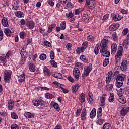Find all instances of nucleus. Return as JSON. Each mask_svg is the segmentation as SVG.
I'll use <instances>...</instances> for the list:
<instances>
[{
  "label": "nucleus",
  "instance_id": "f257e3e1",
  "mask_svg": "<svg viewBox=\"0 0 129 129\" xmlns=\"http://www.w3.org/2000/svg\"><path fill=\"white\" fill-rule=\"evenodd\" d=\"M110 40V37L109 36L105 37L101 41L100 48V52L103 57H109L110 52L107 50V44H108Z\"/></svg>",
  "mask_w": 129,
  "mask_h": 129
},
{
  "label": "nucleus",
  "instance_id": "f03ea898",
  "mask_svg": "<svg viewBox=\"0 0 129 129\" xmlns=\"http://www.w3.org/2000/svg\"><path fill=\"white\" fill-rule=\"evenodd\" d=\"M97 115L98 118L96 121V124L99 125H102L104 122V119H101V117L102 116V108L101 107L98 109Z\"/></svg>",
  "mask_w": 129,
  "mask_h": 129
},
{
  "label": "nucleus",
  "instance_id": "7ed1b4c3",
  "mask_svg": "<svg viewBox=\"0 0 129 129\" xmlns=\"http://www.w3.org/2000/svg\"><path fill=\"white\" fill-rule=\"evenodd\" d=\"M124 78H125V75L122 74L119 75L117 77L116 79V86L118 88H120L123 84V82L124 81Z\"/></svg>",
  "mask_w": 129,
  "mask_h": 129
},
{
  "label": "nucleus",
  "instance_id": "20e7f679",
  "mask_svg": "<svg viewBox=\"0 0 129 129\" xmlns=\"http://www.w3.org/2000/svg\"><path fill=\"white\" fill-rule=\"evenodd\" d=\"M123 53V47L119 46L118 49V51L115 55V60L117 63H118L121 60V57H122V54Z\"/></svg>",
  "mask_w": 129,
  "mask_h": 129
},
{
  "label": "nucleus",
  "instance_id": "39448f33",
  "mask_svg": "<svg viewBox=\"0 0 129 129\" xmlns=\"http://www.w3.org/2000/svg\"><path fill=\"white\" fill-rule=\"evenodd\" d=\"M32 103L34 106H39V105L42 106V105H45L46 104V102L43 101V100H39L38 101L35 100L33 101Z\"/></svg>",
  "mask_w": 129,
  "mask_h": 129
},
{
  "label": "nucleus",
  "instance_id": "423d86ee",
  "mask_svg": "<svg viewBox=\"0 0 129 129\" xmlns=\"http://www.w3.org/2000/svg\"><path fill=\"white\" fill-rule=\"evenodd\" d=\"M73 74L75 78H76V79H79V76H80V71L79 70V69L78 68H75L73 70Z\"/></svg>",
  "mask_w": 129,
  "mask_h": 129
},
{
  "label": "nucleus",
  "instance_id": "0eeeda50",
  "mask_svg": "<svg viewBox=\"0 0 129 129\" xmlns=\"http://www.w3.org/2000/svg\"><path fill=\"white\" fill-rule=\"evenodd\" d=\"M4 80L5 82H9V80H11V73L8 71H5L4 74Z\"/></svg>",
  "mask_w": 129,
  "mask_h": 129
},
{
  "label": "nucleus",
  "instance_id": "6e6552de",
  "mask_svg": "<svg viewBox=\"0 0 129 129\" xmlns=\"http://www.w3.org/2000/svg\"><path fill=\"white\" fill-rule=\"evenodd\" d=\"M91 67L88 66L86 70L84 71V73L82 74V77L83 78H85V77H87L89 75V73H90V71H91Z\"/></svg>",
  "mask_w": 129,
  "mask_h": 129
},
{
  "label": "nucleus",
  "instance_id": "1a4fd4ad",
  "mask_svg": "<svg viewBox=\"0 0 129 129\" xmlns=\"http://www.w3.org/2000/svg\"><path fill=\"white\" fill-rule=\"evenodd\" d=\"M119 28V24L118 23H113L109 27V30L110 31H116V29Z\"/></svg>",
  "mask_w": 129,
  "mask_h": 129
},
{
  "label": "nucleus",
  "instance_id": "9d476101",
  "mask_svg": "<svg viewBox=\"0 0 129 129\" xmlns=\"http://www.w3.org/2000/svg\"><path fill=\"white\" fill-rule=\"evenodd\" d=\"M120 69L122 71H125L127 69V60H124L121 64Z\"/></svg>",
  "mask_w": 129,
  "mask_h": 129
},
{
  "label": "nucleus",
  "instance_id": "9b49d317",
  "mask_svg": "<svg viewBox=\"0 0 129 129\" xmlns=\"http://www.w3.org/2000/svg\"><path fill=\"white\" fill-rule=\"evenodd\" d=\"M129 112V107H124L120 111V114L122 116H125Z\"/></svg>",
  "mask_w": 129,
  "mask_h": 129
},
{
  "label": "nucleus",
  "instance_id": "f8f14e48",
  "mask_svg": "<svg viewBox=\"0 0 129 129\" xmlns=\"http://www.w3.org/2000/svg\"><path fill=\"white\" fill-rule=\"evenodd\" d=\"M112 74L113 73L111 71L108 73L106 78V83H107V84H109V83L111 81V78H112Z\"/></svg>",
  "mask_w": 129,
  "mask_h": 129
},
{
  "label": "nucleus",
  "instance_id": "ddd939ff",
  "mask_svg": "<svg viewBox=\"0 0 129 129\" xmlns=\"http://www.w3.org/2000/svg\"><path fill=\"white\" fill-rule=\"evenodd\" d=\"M87 115V113L86 112V109H83L81 114V120H83V121L86 120Z\"/></svg>",
  "mask_w": 129,
  "mask_h": 129
},
{
  "label": "nucleus",
  "instance_id": "4468645a",
  "mask_svg": "<svg viewBox=\"0 0 129 129\" xmlns=\"http://www.w3.org/2000/svg\"><path fill=\"white\" fill-rule=\"evenodd\" d=\"M4 32L5 35H6V36H11V35H12V34H13V33H14L15 30L14 29L10 30L9 29V28H6L4 29Z\"/></svg>",
  "mask_w": 129,
  "mask_h": 129
},
{
  "label": "nucleus",
  "instance_id": "2eb2a0df",
  "mask_svg": "<svg viewBox=\"0 0 129 129\" xmlns=\"http://www.w3.org/2000/svg\"><path fill=\"white\" fill-rule=\"evenodd\" d=\"M50 106L51 107H54V109H56L57 111H60V107H59V104L57 103H55L54 101H52L50 103Z\"/></svg>",
  "mask_w": 129,
  "mask_h": 129
},
{
  "label": "nucleus",
  "instance_id": "dca6fc26",
  "mask_svg": "<svg viewBox=\"0 0 129 129\" xmlns=\"http://www.w3.org/2000/svg\"><path fill=\"white\" fill-rule=\"evenodd\" d=\"M25 78H26V74L25 73H23L22 75H20L18 76V81L20 83H22V82H24V80H25Z\"/></svg>",
  "mask_w": 129,
  "mask_h": 129
},
{
  "label": "nucleus",
  "instance_id": "f3484780",
  "mask_svg": "<svg viewBox=\"0 0 129 129\" xmlns=\"http://www.w3.org/2000/svg\"><path fill=\"white\" fill-rule=\"evenodd\" d=\"M2 23L4 27L6 28H8V27H9V23H8V20H7V18L3 17L2 20Z\"/></svg>",
  "mask_w": 129,
  "mask_h": 129
},
{
  "label": "nucleus",
  "instance_id": "a211bd4d",
  "mask_svg": "<svg viewBox=\"0 0 129 129\" xmlns=\"http://www.w3.org/2000/svg\"><path fill=\"white\" fill-rule=\"evenodd\" d=\"M29 68L30 71H31V72H35V71H36V67L33 62H31L30 63H29Z\"/></svg>",
  "mask_w": 129,
  "mask_h": 129
},
{
  "label": "nucleus",
  "instance_id": "6ab92c4d",
  "mask_svg": "<svg viewBox=\"0 0 129 129\" xmlns=\"http://www.w3.org/2000/svg\"><path fill=\"white\" fill-rule=\"evenodd\" d=\"M116 50H117V45L116 43H113L111 45V53L114 54L115 52H116Z\"/></svg>",
  "mask_w": 129,
  "mask_h": 129
},
{
  "label": "nucleus",
  "instance_id": "aec40b11",
  "mask_svg": "<svg viewBox=\"0 0 129 129\" xmlns=\"http://www.w3.org/2000/svg\"><path fill=\"white\" fill-rule=\"evenodd\" d=\"M15 15L17 18H23L25 16V14L22 11H17L15 13Z\"/></svg>",
  "mask_w": 129,
  "mask_h": 129
},
{
  "label": "nucleus",
  "instance_id": "412c9836",
  "mask_svg": "<svg viewBox=\"0 0 129 129\" xmlns=\"http://www.w3.org/2000/svg\"><path fill=\"white\" fill-rule=\"evenodd\" d=\"M96 115V109H95V108H94L90 113V117L91 119L94 118Z\"/></svg>",
  "mask_w": 129,
  "mask_h": 129
},
{
  "label": "nucleus",
  "instance_id": "4be33fe9",
  "mask_svg": "<svg viewBox=\"0 0 129 129\" xmlns=\"http://www.w3.org/2000/svg\"><path fill=\"white\" fill-rule=\"evenodd\" d=\"M79 84H76L75 86H73L72 87V91L73 93H76L77 91H78V89H79Z\"/></svg>",
  "mask_w": 129,
  "mask_h": 129
},
{
  "label": "nucleus",
  "instance_id": "5701e85b",
  "mask_svg": "<svg viewBox=\"0 0 129 129\" xmlns=\"http://www.w3.org/2000/svg\"><path fill=\"white\" fill-rule=\"evenodd\" d=\"M24 116L26 118H33L35 115L34 114L29 112H26L24 114Z\"/></svg>",
  "mask_w": 129,
  "mask_h": 129
},
{
  "label": "nucleus",
  "instance_id": "b1692460",
  "mask_svg": "<svg viewBox=\"0 0 129 129\" xmlns=\"http://www.w3.org/2000/svg\"><path fill=\"white\" fill-rule=\"evenodd\" d=\"M19 4H20V1L19 0L16 1L14 2V4L13 5V8L15 11H17L19 8L20 7V6H19Z\"/></svg>",
  "mask_w": 129,
  "mask_h": 129
},
{
  "label": "nucleus",
  "instance_id": "393cba45",
  "mask_svg": "<svg viewBox=\"0 0 129 129\" xmlns=\"http://www.w3.org/2000/svg\"><path fill=\"white\" fill-rule=\"evenodd\" d=\"M124 92H125V89L120 88L119 90L117 92V95L119 96V97H122Z\"/></svg>",
  "mask_w": 129,
  "mask_h": 129
},
{
  "label": "nucleus",
  "instance_id": "a878e982",
  "mask_svg": "<svg viewBox=\"0 0 129 129\" xmlns=\"http://www.w3.org/2000/svg\"><path fill=\"white\" fill-rule=\"evenodd\" d=\"M43 72L45 75H47V76H51V73H50V70H49L47 68L44 67L43 68Z\"/></svg>",
  "mask_w": 129,
  "mask_h": 129
},
{
  "label": "nucleus",
  "instance_id": "bb28decb",
  "mask_svg": "<svg viewBox=\"0 0 129 129\" xmlns=\"http://www.w3.org/2000/svg\"><path fill=\"white\" fill-rule=\"evenodd\" d=\"M14 105H15L14 101H9L8 102V108L10 110H12L14 108Z\"/></svg>",
  "mask_w": 129,
  "mask_h": 129
},
{
  "label": "nucleus",
  "instance_id": "cd10ccee",
  "mask_svg": "<svg viewBox=\"0 0 129 129\" xmlns=\"http://www.w3.org/2000/svg\"><path fill=\"white\" fill-rule=\"evenodd\" d=\"M27 26L29 29H33V28H34V22L32 21H27Z\"/></svg>",
  "mask_w": 129,
  "mask_h": 129
},
{
  "label": "nucleus",
  "instance_id": "c85d7f7f",
  "mask_svg": "<svg viewBox=\"0 0 129 129\" xmlns=\"http://www.w3.org/2000/svg\"><path fill=\"white\" fill-rule=\"evenodd\" d=\"M79 99L81 103H83L85 101V95L84 93H82L80 95Z\"/></svg>",
  "mask_w": 129,
  "mask_h": 129
},
{
  "label": "nucleus",
  "instance_id": "c756f323",
  "mask_svg": "<svg viewBox=\"0 0 129 129\" xmlns=\"http://www.w3.org/2000/svg\"><path fill=\"white\" fill-rule=\"evenodd\" d=\"M128 40L129 39H127V36H126V39L123 41V45H124V46H125V48H126V49L128 48V47H129Z\"/></svg>",
  "mask_w": 129,
  "mask_h": 129
},
{
  "label": "nucleus",
  "instance_id": "7c9ffc66",
  "mask_svg": "<svg viewBox=\"0 0 129 129\" xmlns=\"http://www.w3.org/2000/svg\"><path fill=\"white\" fill-rule=\"evenodd\" d=\"M105 99H106V97H103V96L100 97L101 106H104L105 105Z\"/></svg>",
  "mask_w": 129,
  "mask_h": 129
},
{
  "label": "nucleus",
  "instance_id": "2f4dec72",
  "mask_svg": "<svg viewBox=\"0 0 129 129\" xmlns=\"http://www.w3.org/2000/svg\"><path fill=\"white\" fill-rule=\"evenodd\" d=\"M113 72H114V76H119L120 75H119V71L118 70V68L117 67H116L114 70H113Z\"/></svg>",
  "mask_w": 129,
  "mask_h": 129
},
{
  "label": "nucleus",
  "instance_id": "473e14b6",
  "mask_svg": "<svg viewBox=\"0 0 129 129\" xmlns=\"http://www.w3.org/2000/svg\"><path fill=\"white\" fill-rule=\"evenodd\" d=\"M119 102L120 103H122V104H124L126 103V98L124 97H121L119 99Z\"/></svg>",
  "mask_w": 129,
  "mask_h": 129
},
{
  "label": "nucleus",
  "instance_id": "72a5a7b5",
  "mask_svg": "<svg viewBox=\"0 0 129 129\" xmlns=\"http://www.w3.org/2000/svg\"><path fill=\"white\" fill-rule=\"evenodd\" d=\"M82 19L84 22H87V21H89V16L87 14H84L83 16Z\"/></svg>",
  "mask_w": 129,
  "mask_h": 129
},
{
  "label": "nucleus",
  "instance_id": "f704fd0d",
  "mask_svg": "<svg viewBox=\"0 0 129 129\" xmlns=\"http://www.w3.org/2000/svg\"><path fill=\"white\" fill-rule=\"evenodd\" d=\"M80 60H82V61H83V62H85V63H87L88 62V58L86 57L85 55H81L80 57Z\"/></svg>",
  "mask_w": 129,
  "mask_h": 129
},
{
  "label": "nucleus",
  "instance_id": "c9c22d12",
  "mask_svg": "<svg viewBox=\"0 0 129 129\" xmlns=\"http://www.w3.org/2000/svg\"><path fill=\"white\" fill-rule=\"evenodd\" d=\"M109 102H113L114 101V94L112 93L110 94V97H109Z\"/></svg>",
  "mask_w": 129,
  "mask_h": 129
},
{
  "label": "nucleus",
  "instance_id": "e433bc0d",
  "mask_svg": "<svg viewBox=\"0 0 129 129\" xmlns=\"http://www.w3.org/2000/svg\"><path fill=\"white\" fill-rule=\"evenodd\" d=\"M74 16V14L72 13V12H69L68 13L66 14V17L68 18V19H71Z\"/></svg>",
  "mask_w": 129,
  "mask_h": 129
},
{
  "label": "nucleus",
  "instance_id": "4c0bfd02",
  "mask_svg": "<svg viewBox=\"0 0 129 129\" xmlns=\"http://www.w3.org/2000/svg\"><path fill=\"white\" fill-rule=\"evenodd\" d=\"M52 76L55 78H58L60 79V77H62V74L59 73H56L55 74H52Z\"/></svg>",
  "mask_w": 129,
  "mask_h": 129
},
{
  "label": "nucleus",
  "instance_id": "58836bf2",
  "mask_svg": "<svg viewBox=\"0 0 129 129\" xmlns=\"http://www.w3.org/2000/svg\"><path fill=\"white\" fill-rule=\"evenodd\" d=\"M122 19V16L121 15H115L113 17V20L114 21H120V20Z\"/></svg>",
  "mask_w": 129,
  "mask_h": 129
},
{
  "label": "nucleus",
  "instance_id": "ea45409f",
  "mask_svg": "<svg viewBox=\"0 0 129 129\" xmlns=\"http://www.w3.org/2000/svg\"><path fill=\"white\" fill-rule=\"evenodd\" d=\"M88 101L89 104H93V98L91 97L90 94L88 95Z\"/></svg>",
  "mask_w": 129,
  "mask_h": 129
},
{
  "label": "nucleus",
  "instance_id": "a19ab883",
  "mask_svg": "<svg viewBox=\"0 0 129 129\" xmlns=\"http://www.w3.org/2000/svg\"><path fill=\"white\" fill-rule=\"evenodd\" d=\"M60 28L62 31H64L65 29H66V22L65 21H63L60 24Z\"/></svg>",
  "mask_w": 129,
  "mask_h": 129
},
{
  "label": "nucleus",
  "instance_id": "79ce46f5",
  "mask_svg": "<svg viewBox=\"0 0 129 129\" xmlns=\"http://www.w3.org/2000/svg\"><path fill=\"white\" fill-rule=\"evenodd\" d=\"M99 49H100V47L99 46V45H96V47L94 49V53L95 55H98V53L99 52Z\"/></svg>",
  "mask_w": 129,
  "mask_h": 129
},
{
  "label": "nucleus",
  "instance_id": "37998d69",
  "mask_svg": "<svg viewBox=\"0 0 129 129\" xmlns=\"http://www.w3.org/2000/svg\"><path fill=\"white\" fill-rule=\"evenodd\" d=\"M108 64H109V58H105L104 60L103 66H104V67H106V66H107Z\"/></svg>",
  "mask_w": 129,
  "mask_h": 129
},
{
  "label": "nucleus",
  "instance_id": "c03bdc74",
  "mask_svg": "<svg viewBox=\"0 0 129 129\" xmlns=\"http://www.w3.org/2000/svg\"><path fill=\"white\" fill-rule=\"evenodd\" d=\"M39 59L42 61H45V59H47V55L45 54H42L39 56Z\"/></svg>",
  "mask_w": 129,
  "mask_h": 129
},
{
  "label": "nucleus",
  "instance_id": "a18cd8bd",
  "mask_svg": "<svg viewBox=\"0 0 129 129\" xmlns=\"http://www.w3.org/2000/svg\"><path fill=\"white\" fill-rule=\"evenodd\" d=\"M11 117L13 118V119H18V116L17 113L13 112L11 113Z\"/></svg>",
  "mask_w": 129,
  "mask_h": 129
},
{
  "label": "nucleus",
  "instance_id": "49530a36",
  "mask_svg": "<svg viewBox=\"0 0 129 129\" xmlns=\"http://www.w3.org/2000/svg\"><path fill=\"white\" fill-rule=\"evenodd\" d=\"M45 98H47V99H52L54 96L53 95L49 94V93H46V94L45 95Z\"/></svg>",
  "mask_w": 129,
  "mask_h": 129
},
{
  "label": "nucleus",
  "instance_id": "de8ad7c7",
  "mask_svg": "<svg viewBox=\"0 0 129 129\" xmlns=\"http://www.w3.org/2000/svg\"><path fill=\"white\" fill-rule=\"evenodd\" d=\"M76 67H78L81 68V69H83V64L81 62H76L75 63Z\"/></svg>",
  "mask_w": 129,
  "mask_h": 129
},
{
  "label": "nucleus",
  "instance_id": "09e8293b",
  "mask_svg": "<svg viewBox=\"0 0 129 129\" xmlns=\"http://www.w3.org/2000/svg\"><path fill=\"white\" fill-rule=\"evenodd\" d=\"M87 46H88V42H83L82 44V46L81 47L84 50L87 48Z\"/></svg>",
  "mask_w": 129,
  "mask_h": 129
},
{
  "label": "nucleus",
  "instance_id": "8fccbe9b",
  "mask_svg": "<svg viewBox=\"0 0 129 129\" xmlns=\"http://www.w3.org/2000/svg\"><path fill=\"white\" fill-rule=\"evenodd\" d=\"M50 63L52 67L56 68V67H57L58 66V63H57V62H56V61H55V60H50Z\"/></svg>",
  "mask_w": 129,
  "mask_h": 129
},
{
  "label": "nucleus",
  "instance_id": "3c124183",
  "mask_svg": "<svg viewBox=\"0 0 129 129\" xmlns=\"http://www.w3.org/2000/svg\"><path fill=\"white\" fill-rule=\"evenodd\" d=\"M84 50L81 47H78L76 50V52L78 54H80V53H82L83 52H84Z\"/></svg>",
  "mask_w": 129,
  "mask_h": 129
},
{
  "label": "nucleus",
  "instance_id": "603ef678",
  "mask_svg": "<svg viewBox=\"0 0 129 129\" xmlns=\"http://www.w3.org/2000/svg\"><path fill=\"white\" fill-rule=\"evenodd\" d=\"M128 32H129L128 28L124 29L122 31L123 36H126V35H127V33H128Z\"/></svg>",
  "mask_w": 129,
  "mask_h": 129
},
{
  "label": "nucleus",
  "instance_id": "864d4df0",
  "mask_svg": "<svg viewBox=\"0 0 129 129\" xmlns=\"http://www.w3.org/2000/svg\"><path fill=\"white\" fill-rule=\"evenodd\" d=\"M0 61H1L3 64H6V63H7V59H6L5 57L1 56Z\"/></svg>",
  "mask_w": 129,
  "mask_h": 129
},
{
  "label": "nucleus",
  "instance_id": "5fc2aeb1",
  "mask_svg": "<svg viewBox=\"0 0 129 129\" xmlns=\"http://www.w3.org/2000/svg\"><path fill=\"white\" fill-rule=\"evenodd\" d=\"M50 57L51 60H54L55 59V53L53 51H51L50 53Z\"/></svg>",
  "mask_w": 129,
  "mask_h": 129
},
{
  "label": "nucleus",
  "instance_id": "6e6d98bb",
  "mask_svg": "<svg viewBox=\"0 0 129 129\" xmlns=\"http://www.w3.org/2000/svg\"><path fill=\"white\" fill-rule=\"evenodd\" d=\"M19 35L21 39H25V36H26V33L24 32H21L20 33Z\"/></svg>",
  "mask_w": 129,
  "mask_h": 129
},
{
  "label": "nucleus",
  "instance_id": "4d7b16f0",
  "mask_svg": "<svg viewBox=\"0 0 129 129\" xmlns=\"http://www.w3.org/2000/svg\"><path fill=\"white\" fill-rule=\"evenodd\" d=\"M112 38L115 41H117V34L116 32L113 33V34L112 35Z\"/></svg>",
  "mask_w": 129,
  "mask_h": 129
},
{
  "label": "nucleus",
  "instance_id": "13d9d810",
  "mask_svg": "<svg viewBox=\"0 0 129 129\" xmlns=\"http://www.w3.org/2000/svg\"><path fill=\"white\" fill-rule=\"evenodd\" d=\"M87 40L90 42H92L94 40V37L92 35H89L87 37Z\"/></svg>",
  "mask_w": 129,
  "mask_h": 129
},
{
  "label": "nucleus",
  "instance_id": "bf43d9fd",
  "mask_svg": "<svg viewBox=\"0 0 129 129\" xmlns=\"http://www.w3.org/2000/svg\"><path fill=\"white\" fill-rule=\"evenodd\" d=\"M11 129H19V125L16 124H13L11 126Z\"/></svg>",
  "mask_w": 129,
  "mask_h": 129
},
{
  "label": "nucleus",
  "instance_id": "052dcab7",
  "mask_svg": "<svg viewBox=\"0 0 129 129\" xmlns=\"http://www.w3.org/2000/svg\"><path fill=\"white\" fill-rule=\"evenodd\" d=\"M44 45H45V46H46V47H51V43L47 41H44Z\"/></svg>",
  "mask_w": 129,
  "mask_h": 129
},
{
  "label": "nucleus",
  "instance_id": "680f3d73",
  "mask_svg": "<svg viewBox=\"0 0 129 129\" xmlns=\"http://www.w3.org/2000/svg\"><path fill=\"white\" fill-rule=\"evenodd\" d=\"M108 18H109V14H105L103 18L102 19V20H103V21H105L106 20H108Z\"/></svg>",
  "mask_w": 129,
  "mask_h": 129
},
{
  "label": "nucleus",
  "instance_id": "e2e57ef3",
  "mask_svg": "<svg viewBox=\"0 0 129 129\" xmlns=\"http://www.w3.org/2000/svg\"><path fill=\"white\" fill-rule=\"evenodd\" d=\"M102 129H109V123H105Z\"/></svg>",
  "mask_w": 129,
  "mask_h": 129
},
{
  "label": "nucleus",
  "instance_id": "0e129e2a",
  "mask_svg": "<svg viewBox=\"0 0 129 129\" xmlns=\"http://www.w3.org/2000/svg\"><path fill=\"white\" fill-rule=\"evenodd\" d=\"M80 113H81V109H78L76 112V116H79L80 115Z\"/></svg>",
  "mask_w": 129,
  "mask_h": 129
},
{
  "label": "nucleus",
  "instance_id": "69168bd1",
  "mask_svg": "<svg viewBox=\"0 0 129 129\" xmlns=\"http://www.w3.org/2000/svg\"><path fill=\"white\" fill-rule=\"evenodd\" d=\"M67 7L68 9H72V8H73V5H72L71 2H69L67 4Z\"/></svg>",
  "mask_w": 129,
  "mask_h": 129
},
{
  "label": "nucleus",
  "instance_id": "338daca9",
  "mask_svg": "<svg viewBox=\"0 0 129 129\" xmlns=\"http://www.w3.org/2000/svg\"><path fill=\"white\" fill-rule=\"evenodd\" d=\"M125 93L127 96L129 97V88L127 87H126L125 88Z\"/></svg>",
  "mask_w": 129,
  "mask_h": 129
},
{
  "label": "nucleus",
  "instance_id": "774afa93",
  "mask_svg": "<svg viewBox=\"0 0 129 129\" xmlns=\"http://www.w3.org/2000/svg\"><path fill=\"white\" fill-rule=\"evenodd\" d=\"M0 115L1 116H7V113L5 111H0Z\"/></svg>",
  "mask_w": 129,
  "mask_h": 129
}]
</instances>
